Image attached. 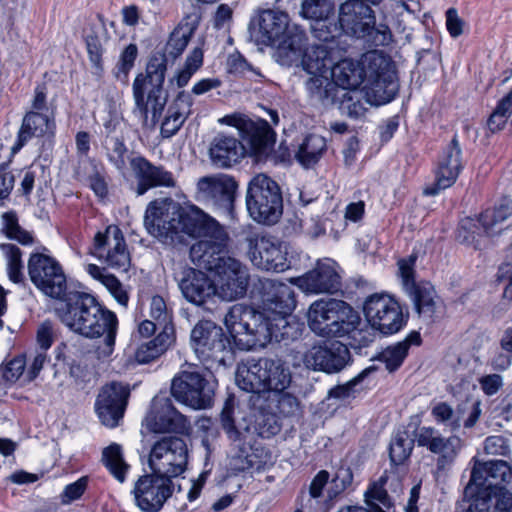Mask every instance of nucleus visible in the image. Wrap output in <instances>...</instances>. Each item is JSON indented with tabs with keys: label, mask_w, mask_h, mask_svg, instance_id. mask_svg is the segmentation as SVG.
<instances>
[{
	"label": "nucleus",
	"mask_w": 512,
	"mask_h": 512,
	"mask_svg": "<svg viewBox=\"0 0 512 512\" xmlns=\"http://www.w3.org/2000/svg\"><path fill=\"white\" fill-rule=\"evenodd\" d=\"M339 34L363 39L371 46H385L391 41V32L387 25H376L371 7L360 0H347L339 7Z\"/></svg>",
	"instance_id": "6e6552de"
},
{
	"label": "nucleus",
	"mask_w": 512,
	"mask_h": 512,
	"mask_svg": "<svg viewBox=\"0 0 512 512\" xmlns=\"http://www.w3.org/2000/svg\"><path fill=\"white\" fill-rule=\"evenodd\" d=\"M296 284L305 293H336L341 289L339 266L330 258L319 260L312 270L296 279Z\"/></svg>",
	"instance_id": "a878e982"
},
{
	"label": "nucleus",
	"mask_w": 512,
	"mask_h": 512,
	"mask_svg": "<svg viewBox=\"0 0 512 512\" xmlns=\"http://www.w3.org/2000/svg\"><path fill=\"white\" fill-rule=\"evenodd\" d=\"M250 30L258 43L275 48L276 61L285 66L299 59L301 46L307 40L305 30L279 8L259 10L251 19Z\"/></svg>",
	"instance_id": "20e7f679"
},
{
	"label": "nucleus",
	"mask_w": 512,
	"mask_h": 512,
	"mask_svg": "<svg viewBox=\"0 0 512 512\" xmlns=\"http://www.w3.org/2000/svg\"><path fill=\"white\" fill-rule=\"evenodd\" d=\"M187 464L188 448L181 437L165 436L152 445L148 458L151 471L173 480L186 471Z\"/></svg>",
	"instance_id": "4468645a"
},
{
	"label": "nucleus",
	"mask_w": 512,
	"mask_h": 512,
	"mask_svg": "<svg viewBox=\"0 0 512 512\" xmlns=\"http://www.w3.org/2000/svg\"><path fill=\"white\" fill-rule=\"evenodd\" d=\"M167 71V58L164 54L150 57L145 73H139L132 84L134 113L144 122L149 114L153 122H157L167 103V94L163 84Z\"/></svg>",
	"instance_id": "423d86ee"
},
{
	"label": "nucleus",
	"mask_w": 512,
	"mask_h": 512,
	"mask_svg": "<svg viewBox=\"0 0 512 512\" xmlns=\"http://www.w3.org/2000/svg\"><path fill=\"white\" fill-rule=\"evenodd\" d=\"M1 225L2 232H4L9 239L16 240L22 245L32 244V235L20 227L17 214L14 211H8L2 214Z\"/></svg>",
	"instance_id": "49530a36"
},
{
	"label": "nucleus",
	"mask_w": 512,
	"mask_h": 512,
	"mask_svg": "<svg viewBox=\"0 0 512 512\" xmlns=\"http://www.w3.org/2000/svg\"><path fill=\"white\" fill-rule=\"evenodd\" d=\"M90 165L91 172L88 176L89 185L97 196L105 197L107 195L108 189L105 177L103 175L102 165H97L93 162H91Z\"/></svg>",
	"instance_id": "13d9d810"
},
{
	"label": "nucleus",
	"mask_w": 512,
	"mask_h": 512,
	"mask_svg": "<svg viewBox=\"0 0 512 512\" xmlns=\"http://www.w3.org/2000/svg\"><path fill=\"white\" fill-rule=\"evenodd\" d=\"M235 381L243 391L271 395L284 392L292 382V374L282 360L260 358L239 365Z\"/></svg>",
	"instance_id": "0eeeda50"
},
{
	"label": "nucleus",
	"mask_w": 512,
	"mask_h": 512,
	"mask_svg": "<svg viewBox=\"0 0 512 512\" xmlns=\"http://www.w3.org/2000/svg\"><path fill=\"white\" fill-rule=\"evenodd\" d=\"M193 98L190 93L181 91L178 93L172 105L168 108L167 118L175 119L183 124L187 117L191 114Z\"/></svg>",
	"instance_id": "603ef678"
},
{
	"label": "nucleus",
	"mask_w": 512,
	"mask_h": 512,
	"mask_svg": "<svg viewBox=\"0 0 512 512\" xmlns=\"http://www.w3.org/2000/svg\"><path fill=\"white\" fill-rule=\"evenodd\" d=\"M117 168L125 178H128L125 169L131 170L137 180V195H143L154 187H174L175 180L171 172L161 166L153 165L152 162H116Z\"/></svg>",
	"instance_id": "7c9ffc66"
},
{
	"label": "nucleus",
	"mask_w": 512,
	"mask_h": 512,
	"mask_svg": "<svg viewBox=\"0 0 512 512\" xmlns=\"http://www.w3.org/2000/svg\"><path fill=\"white\" fill-rule=\"evenodd\" d=\"M363 311L367 322L382 335L395 334L406 325L401 306L388 294L370 295L364 302Z\"/></svg>",
	"instance_id": "2eb2a0df"
},
{
	"label": "nucleus",
	"mask_w": 512,
	"mask_h": 512,
	"mask_svg": "<svg viewBox=\"0 0 512 512\" xmlns=\"http://www.w3.org/2000/svg\"><path fill=\"white\" fill-rule=\"evenodd\" d=\"M469 482L465 486V494L471 495L474 485L503 486L512 490V465L504 460L481 462L473 458Z\"/></svg>",
	"instance_id": "c85d7f7f"
},
{
	"label": "nucleus",
	"mask_w": 512,
	"mask_h": 512,
	"mask_svg": "<svg viewBox=\"0 0 512 512\" xmlns=\"http://www.w3.org/2000/svg\"><path fill=\"white\" fill-rule=\"evenodd\" d=\"M238 190L236 180L226 174L201 177L196 186V199L215 206L232 216Z\"/></svg>",
	"instance_id": "6ab92c4d"
},
{
	"label": "nucleus",
	"mask_w": 512,
	"mask_h": 512,
	"mask_svg": "<svg viewBox=\"0 0 512 512\" xmlns=\"http://www.w3.org/2000/svg\"><path fill=\"white\" fill-rule=\"evenodd\" d=\"M173 492V480L153 471L141 476L133 489L135 502L144 512L160 511Z\"/></svg>",
	"instance_id": "412c9836"
},
{
	"label": "nucleus",
	"mask_w": 512,
	"mask_h": 512,
	"mask_svg": "<svg viewBox=\"0 0 512 512\" xmlns=\"http://www.w3.org/2000/svg\"><path fill=\"white\" fill-rule=\"evenodd\" d=\"M483 393L487 396L497 394L504 385L503 377L500 374L484 375L478 380Z\"/></svg>",
	"instance_id": "e2e57ef3"
},
{
	"label": "nucleus",
	"mask_w": 512,
	"mask_h": 512,
	"mask_svg": "<svg viewBox=\"0 0 512 512\" xmlns=\"http://www.w3.org/2000/svg\"><path fill=\"white\" fill-rule=\"evenodd\" d=\"M129 394V387L118 382H112L102 388L95 402V410L102 424L110 428L119 424Z\"/></svg>",
	"instance_id": "bb28decb"
},
{
	"label": "nucleus",
	"mask_w": 512,
	"mask_h": 512,
	"mask_svg": "<svg viewBox=\"0 0 512 512\" xmlns=\"http://www.w3.org/2000/svg\"><path fill=\"white\" fill-rule=\"evenodd\" d=\"M386 482L387 476L382 475L365 491V503L371 511L360 506H347L338 512H387L393 507V501L384 488Z\"/></svg>",
	"instance_id": "f704fd0d"
},
{
	"label": "nucleus",
	"mask_w": 512,
	"mask_h": 512,
	"mask_svg": "<svg viewBox=\"0 0 512 512\" xmlns=\"http://www.w3.org/2000/svg\"><path fill=\"white\" fill-rule=\"evenodd\" d=\"M54 330L50 321H44L37 330V343L44 351L49 349L53 343Z\"/></svg>",
	"instance_id": "774afa93"
},
{
	"label": "nucleus",
	"mask_w": 512,
	"mask_h": 512,
	"mask_svg": "<svg viewBox=\"0 0 512 512\" xmlns=\"http://www.w3.org/2000/svg\"><path fill=\"white\" fill-rule=\"evenodd\" d=\"M246 207L250 217L263 224H274L283 211L279 185L265 174L253 177L246 193Z\"/></svg>",
	"instance_id": "9b49d317"
},
{
	"label": "nucleus",
	"mask_w": 512,
	"mask_h": 512,
	"mask_svg": "<svg viewBox=\"0 0 512 512\" xmlns=\"http://www.w3.org/2000/svg\"><path fill=\"white\" fill-rule=\"evenodd\" d=\"M325 149V139L322 136L311 134L300 145L296 160H317Z\"/></svg>",
	"instance_id": "8fccbe9b"
},
{
	"label": "nucleus",
	"mask_w": 512,
	"mask_h": 512,
	"mask_svg": "<svg viewBox=\"0 0 512 512\" xmlns=\"http://www.w3.org/2000/svg\"><path fill=\"white\" fill-rule=\"evenodd\" d=\"M175 279L183 297L194 305L204 306L217 296L214 281L201 270L184 267Z\"/></svg>",
	"instance_id": "cd10ccee"
},
{
	"label": "nucleus",
	"mask_w": 512,
	"mask_h": 512,
	"mask_svg": "<svg viewBox=\"0 0 512 512\" xmlns=\"http://www.w3.org/2000/svg\"><path fill=\"white\" fill-rule=\"evenodd\" d=\"M91 254L113 269L127 271L130 266V254L117 226H108L104 232L95 235Z\"/></svg>",
	"instance_id": "4be33fe9"
},
{
	"label": "nucleus",
	"mask_w": 512,
	"mask_h": 512,
	"mask_svg": "<svg viewBox=\"0 0 512 512\" xmlns=\"http://www.w3.org/2000/svg\"><path fill=\"white\" fill-rule=\"evenodd\" d=\"M137 56L138 48L136 44L131 43L122 51L114 75L123 84H127L129 72L134 67Z\"/></svg>",
	"instance_id": "3c124183"
},
{
	"label": "nucleus",
	"mask_w": 512,
	"mask_h": 512,
	"mask_svg": "<svg viewBox=\"0 0 512 512\" xmlns=\"http://www.w3.org/2000/svg\"><path fill=\"white\" fill-rule=\"evenodd\" d=\"M28 274L31 282L45 295L56 299L66 295V276L54 258L41 253L31 254Z\"/></svg>",
	"instance_id": "dca6fc26"
},
{
	"label": "nucleus",
	"mask_w": 512,
	"mask_h": 512,
	"mask_svg": "<svg viewBox=\"0 0 512 512\" xmlns=\"http://www.w3.org/2000/svg\"><path fill=\"white\" fill-rule=\"evenodd\" d=\"M342 114L359 119L365 115L366 107L358 96V93H345L340 104Z\"/></svg>",
	"instance_id": "6e6d98bb"
},
{
	"label": "nucleus",
	"mask_w": 512,
	"mask_h": 512,
	"mask_svg": "<svg viewBox=\"0 0 512 512\" xmlns=\"http://www.w3.org/2000/svg\"><path fill=\"white\" fill-rule=\"evenodd\" d=\"M26 366L24 357L12 359L3 370V378L10 383L16 382L22 376Z\"/></svg>",
	"instance_id": "0e129e2a"
},
{
	"label": "nucleus",
	"mask_w": 512,
	"mask_h": 512,
	"mask_svg": "<svg viewBox=\"0 0 512 512\" xmlns=\"http://www.w3.org/2000/svg\"><path fill=\"white\" fill-rule=\"evenodd\" d=\"M329 72L333 84L350 90L358 88L365 77L362 58L360 61L343 59L334 65L332 64Z\"/></svg>",
	"instance_id": "72a5a7b5"
},
{
	"label": "nucleus",
	"mask_w": 512,
	"mask_h": 512,
	"mask_svg": "<svg viewBox=\"0 0 512 512\" xmlns=\"http://www.w3.org/2000/svg\"><path fill=\"white\" fill-rule=\"evenodd\" d=\"M142 426L152 433H184L189 429L190 423L173 406L171 399L161 397L153 400Z\"/></svg>",
	"instance_id": "b1692460"
},
{
	"label": "nucleus",
	"mask_w": 512,
	"mask_h": 512,
	"mask_svg": "<svg viewBox=\"0 0 512 512\" xmlns=\"http://www.w3.org/2000/svg\"><path fill=\"white\" fill-rule=\"evenodd\" d=\"M209 156L211 160H239L243 158V147L234 136L218 133L210 142Z\"/></svg>",
	"instance_id": "58836bf2"
},
{
	"label": "nucleus",
	"mask_w": 512,
	"mask_h": 512,
	"mask_svg": "<svg viewBox=\"0 0 512 512\" xmlns=\"http://www.w3.org/2000/svg\"><path fill=\"white\" fill-rule=\"evenodd\" d=\"M333 11V0H301L299 16L312 22L311 32L316 39L327 42L339 34L336 25H327Z\"/></svg>",
	"instance_id": "c756f323"
},
{
	"label": "nucleus",
	"mask_w": 512,
	"mask_h": 512,
	"mask_svg": "<svg viewBox=\"0 0 512 512\" xmlns=\"http://www.w3.org/2000/svg\"><path fill=\"white\" fill-rule=\"evenodd\" d=\"M441 436L437 429L423 426L416 430L414 438L418 446L425 447L431 452Z\"/></svg>",
	"instance_id": "4d7b16f0"
},
{
	"label": "nucleus",
	"mask_w": 512,
	"mask_h": 512,
	"mask_svg": "<svg viewBox=\"0 0 512 512\" xmlns=\"http://www.w3.org/2000/svg\"><path fill=\"white\" fill-rule=\"evenodd\" d=\"M190 341L195 355L208 369L225 365L231 356L228 337L213 321H199L191 331Z\"/></svg>",
	"instance_id": "f8f14e48"
},
{
	"label": "nucleus",
	"mask_w": 512,
	"mask_h": 512,
	"mask_svg": "<svg viewBox=\"0 0 512 512\" xmlns=\"http://www.w3.org/2000/svg\"><path fill=\"white\" fill-rule=\"evenodd\" d=\"M310 75L311 77L306 82V89L310 95L318 101L329 98L333 89L330 72Z\"/></svg>",
	"instance_id": "09e8293b"
},
{
	"label": "nucleus",
	"mask_w": 512,
	"mask_h": 512,
	"mask_svg": "<svg viewBox=\"0 0 512 512\" xmlns=\"http://www.w3.org/2000/svg\"><path fill=\"white\" fill-rule=\"evenodd\" d=\"M512 215V201L503 198L493 209L485 210L477 220L488 236L499 234L503 230V222Z\"/></svg>",
	"instance_id": "4c0bfd02"
},
{
	"label": "nucleus",
	"mask_w": 512,
	"mask_h": 512,
	"mask_svg": "<svg viewBox=\"0 0 512 512\" xmlns=\"http://www.w3.org/2000/svg\"><path fill=\"white\" fill-rule=\"evenodd\" d=\"M415 257L401 259L398 262L399 274L406 292L410 295L414 307L425 321L431 322L437 308L436 291L429 282L415 283L414 281Z\"/></svg>",
	"instance_id": "aec40b11"
},
{
	"label": "nucleus",
	"mask_w": 512,
	"mask_h": 512,
	"mask_svg": "<svg viewBox=\"0 0 512 512\" xmlns=\"http://www.w3.org/2000/svg\"><path fill=\"white\" fill-rule=\"evenodd\" d=\"M0 250L5 257L7 274L14 283H20L24 279L22 252L19 247L11 243L0 244Z\"/></svg>",
	"instance_id": "c03bdc74"
},
{
	"label": "nucleus",
	"mask_w": 512,
	"mask_h": 512,
	"mask_svg": "<svg viewBox=\"0 0 512 512\" xmlns=\"http://www.w3.org/2000/svg\"><path fill=\"white\" fill-rule=\"evenodd\" d=\"M484 450L490 455L507 456L510 453V446L505 437L501 435H494L485 439Z\"/></svg>",
	"instance_id": "052dcab7"
},
{
	"label": "nucleus",
	"mask_w": 512,
	"mask_h": 512,
	"mask_svg": "<svg viewBox=\"0 0 512 512\" xmlns=\"http://www.w3.org/2000/svg\"><path fill=\"white\" fill-rule=\"evenodd\" d=\"M263 309L235 304L224 317V324L241 350L264 348L272 340H294L300 335L299 323L292 317L296 307L293 288L283 282L265 279L262 282Z\"/></svg>",
	"instance_id": "f03ea898"
},
{
	"label": "nucleus",
	"mask_w": 512,
	"mask_h": 512,
	"mask_svg": "<svg viewBox=\"0 0 512 512\" xmlns=\"http://www.w3.org/2000/svg\"><path fill=\"white\" fill-rule=\"evenodd\" d=\"M432 415L438 423L444 424L452 432L461 427L460 410L453 411L447 403H439L432 409Z\"/></svg>",
	"instance_id": "864d4df0"
},
{
	"label": "nucleus",
	"mask_w": 512,
	"mask_h": 512,
	"mask_svg": "<svg viewBox=\"0 0 512 512\" xmlns=\"http://www.w3.org/2000/svg\"><path fill=\"white\" fill-rule=\"evenodd\" d=\"M88 484L87 477H81L77 481L68 484L62 493V502L70 503L79 499L85 492Z\"/></svg>",
	"instance_id": "680f3d73"
},
{
	"label": "nucleus",
	"mask_w": 512,
	"mask_h": 512,
	"mask_svg": "<svg viewBox=\"0 0 512 512\" xmlns=\"http://www.w3.org/2000/svg\"><path fill=\"white\" fill-rule=\"evenodd\" d=\"M248 254L259 269L283 272L289 268L286 247L274 237L255 234L248 238Z\"/></svg>",
	"instance_id": "5701e85b"
},
{
	"label": "nucleus",
	"mask_w": 512,
	"mask_h": 512,
	"mask_svg": "<svg viewBox=\"0 0 512 512\" xmlns=\"http://www.w3.org/2000/svg\"><path fill=\"white\" fill-rule=\"evenodd\" d=\"M218 123L238 130L243 158H266L274 148L276 133L264 119L252 120L243 113L234 112L219 118Z\"/></svg>",
	"instance_id": "9d476101"
},
{
	"label": "nucleus",
	"mask_w": 512,
	"mask_h": 512,
	"mask_svg": "<svg viewBox=\"0 0 512 512\" xmlns=\"http://www.w3.org/2000/svg\"><path fill=\"white\" fill-rule=\"evenodd\" d=\"M512 492L503 486L474 485L471 495L458 502L455 512H510Z\"/></svg>",
	"instance_id": "a211bd4d"
},
{
	"label": "nucleus",
	"mask_w": 512,
	"mask_h": 512,
	"mask_svg": "<svg viewBox=\"0 0 512 512\" xmlns=\"http://www.w3.org/2000/svg\"><path fill=\"white\" fill-rule=\"evenodd\" d=\"M56 312L61 322L74 333L86 338L105 336L104 353H112L118 319L115 313L100 305L94 296L79 291L69 292Z\"/></svg>",
	"instance_id": "7ed1b4c3"
},
{
	"label": "nucleus",
	"mask_w": 512,
	"mask_h": 512,
	"mask_svg": "<svg viewBox=\"0 0 512 512\" xmlns=\"http://www.w3.org/2000/svg\"><path fill=\"white\" fill-rule=\"evenodd\" d=\"M463 20L459 17L455 8H449L446 11V27L453 38H457L463 33Z\"/></svg>",
	"instance_id": "338daca9"
},
{
	"label": "nucleus",
	"mask_w": 512,
	"mask_h": 512,
	"mask_svg": "<svg viewBox=\"0 0 512 512\" xmlns=\"http://www.w3.org/2000/svg\"><path fill=\"white\" fill-rule=\"evenodd\" d=\"M365 73L363 92L366 102L371 105H383L397 95L399 84L393 62L382 52L373 50L362 55Z\"/></svg>",
	"instance_id": "1a4fd4ad"
},
{
	"label": "nucleus",
	"mask_w": 512,
	"mask_h": 512,
	"mask_svg": "<svg viewBox=\"0 0 512 512\" xmlns=\"http://www.w3.org/2000/svg\"><path fill=\"white\" fill-rule=\"evenodd\" d=\"M352 307L334 298L314 301L308 310L309 328L321 337H343Z\"/></svg>",
	"instance_id": "ddd939ff"
},
{
	"label": "nucleus",
	"mask_w": 512,
	"mask_h": 512,
	"mask_svg": "<svg viewBox=\"0 0 512 512\" xmlns=\"http://www.w3.org/2000/svg\"><path fill=\"white\" fill-rule=\"evenodd\" d=\"M144 225L149 234L165 245L184 244L188 238L204 237L190 248L192 261L212 272L217 296L234 301L246 295L249 270L227 255L228 234L212 217L195 205L182 208L174 202H151Z\"/></svg>",
	"instance_id": "f257e3e1"
},
{
	"label": "nucleus",
	"mask_w": 512,
	"mask_h": 512,
	"mask_svg": "<svg viewBox=\"0 0 512 512\" xmlns=\"http://www.w3.org/2000/svg\"><path fill=\"white\" fill-rule=\"evenodd\" d=\"M461 448V440L457 436L444 437L441 436L433 448L431 453L437 454V465L439 468H444L446 465L451 464L456 458Z\"/></svg>",
	"instance_id": "a18cd8bd"
},
{
	"label": "nucleus",
	"mask_w": 512,
	"mask_h": 512,
	"mask_svg": "<svg viewBox=\"0 0 512 512\" xmlns=\"http://www.w3.org/2000/svg\"><path fill=\"white\" fill-rule=\"evenodd\" d=\"M461 170L462 165L460 162H440L436 170L434 183L427 185L423 190V194L425 196L438 195L442 190L449 188L455 183Z\"/></svg>",
	"instance_id": "a19ab883"
},
{
	"label": "nucleus",
	"mask_w": 512,
	"mask_h": 512,
	"mask_svg": "<svg viewBox=\"0 0 512 512\" xmlns=\"http://www.w3.org/2000/svg\"><path fill=\"white\" fill-rule=\"evenodd\" d=\"M174 341V328L167 327L153 340L139 346L135 359L140 364H147L160 357Z\"/></svg>",
	"instance_id": "e433bc0d"
},
{
	"label": "nucleus",
	"mask_w": 512,
	"mask_h": 512,
	"mask_svg": "<svg viewBox=\"0 0 512 512\" xmlns=\"http://www.w3.org/2000/svg\"><path fill=\"white\" fill-rule=\"evenodd\" d=\"M303 364L314 371L328 374L341 371L350 360V351L345 344L334 341L313 345L303 354Z\"/></svg>",
	"instance_id": "393cba45"
},
{
	"label": "nucleus",
	"mask_w": 512,
	"mask_h": 512,
	"mask_svg": "<svg viewBox=\"0 0 512 512\" xmlns=\"http://www.w3.org/2000/svg\"><path fill=\"white\" fill-rule=\"evenodd\" d=\"M150 317L157 321L161 331L167 327H173L171 315L168 313L166 303L161 296H153L150 301Z\"/></svg>",
	"instance_id": "5fc2aeb1"
},
{
	"label": "nucleus",
	"mask_w": 512,
	"mask_h": 512,
	"mask_svg": "<svg viewBox=\"0 0 512 512\" xmlns=\"http://www.w3.org/2000/svg\"><path fill=\"white\" fill-rule=\"evenodd\" d=\"M171 394L178 402L199 410L211 406L214 389L199 372L184 370L174 376Z\"/></svg>",
	"instance_id": "f3484780"
},
{
	"label": "nucleus",
	"mask_w": 512,
	"mask_h": 512,
	"mask_svg": "<svg viewBox=\"0 0 512 512\" xmlns=\"http://www.w3.org/2000/svg\"><path fill=\"white\" fill-rule=\"evenodd\" d=\"M510 97L501 98L492 113L487 119V128L492 133H497L506 127L509 118L512 116V105L509 101Z\"/></svg>",
	"instance_id": "de8ad7c7"
},
{
	"label": "nucleus",
	"mask_w": 512,
	"mask_h": 512,
	"mask_svg": "<svg viewBox=\"0 0 512 512\" xmlns=\"http://www.w3.org/2000/svg\"><path fill=\"white\" fill-rule=\"evenodd\" d=\"M421 336L417 331H411L402 341L387 346L379 355L378 360L384 363L389 372L396 371L404 362L412 345L419 346Z\"/></svg>",
	"instance_id": "c9c22d12"
},
{
	"label": "nucleus",
	"mask_w": 512,
	"mask_h": 512,
	"mask_svg": "<svg viewBox=\"0 0 512 512\" xmlns=\"http://www.w3.org/2000/svg\"><path fill=\"white\" fill-rule=\"evenodd\" d=\"M232 414V406L226 403L220 415L221 424L231 441L230 467L235 472H244L254 467L250 454L254 435L270 438L280 431V425L278 417L273 413L260 411L255 415L253 427L246 424L235 425Z\"/></svg>",
	"instance_id": "39448f33"
},
{
	"label": "nucleus",
	"mask_w": 512,
	"mask_h": 512,
	"mask_svg": "<svg viewBox=\"0 0 512 512\" xmlns=\"http://www.w3.org/2000/svg\"><path fill=\"white\" fill-rule=\"evenodd\" d=\"M346 323H349V326L345 327V335L349 337L352 347L360 349L374 341L376 328L368 322L362 323L360 316L353 309Z\"/></svg>",
	"instance_id": "ea45409f"
},
{
	"label": "nucleus",
	"mask_w": 512,
	"mask_h": 512,
	"mask_svg": "<svg viewBox=\"0 0 512 512\" xmlns=\"http://www.w3.org/2000/svg\"><path fill=\"white\" fill-rule=\"evenodd\" d=\"M413 439L408 431L398 430L391 439L389 446V456L391 463L400 465L409 458L414 447Z\"/></svg>",
	"instance_id": "79ce46f5"
},
{
	"label": "nucleus",
	"mask_w": 512,
	"mask_h": 512,
	"mask_svg": "<svg viewBox=\"0 0 512 512\" xmlns=\"http://www.w3.org/2000/svg\"><path fill=\"white\" fill-rule=\"evenodd\" d=\"M334 39L321 44H314L307 47V40L301 46V53L298 60L291 63L292 65H301L308 74L327 73L333 64L331 43Z\"/></svg>",
	"instance_id": "2f4dec72"
},
{
	"label": "nucleus",
	"mask_w": 512,
	"mask_h": 512,
	"mask_svg": "<svg viewBox=\"0 0 512 512\" xmlns=\"http://www.w3.org/2000/svg\"><path fill=\"white\" fill-rule=\"evenodd\" d=\"M102 461L116 480L120 483L125 481L129 465L123 459L120 445L106 447L102 453Z\"/></svg>",
	"instance_id": "37998d69"
},
{
	"label": "nucleus",
	"mask_w": 512,
	"mask_h": 512,
	"mask_svg": "<svg viewBox=\"0 0 512 512\" xmlns=\"http://www.w3.org/2000/svg\"><path fill=\"white\" fill-rule=\"evenodd\" d=\"M272 395L276 397L277 409L283 416H292L298 411L299 402L297 398L286 390Z\"/></svg>",
	"instance_id": "bf43d9fd"
},
{
	"label": "nucleus",
	"mask_w": 512,
	"mask_h": 512,
	"mask_svg": "<svg viewBox=\"0 0 512 512\" xmlns=\"http://www.w3.org/2000/svg\"><path fill=\"white\" fill-rule=\"evenodd\" d=\"M54 127V122L47 115L39 112L27 113L23 119L17 142L11 148L12 155H15L31 137L52 134Z\"/></svg>",
	"instance_id": "473e14b6"
},
{
	"label": "nucleus",
	"mask_w": 512,
	"mask_h": 512,
	"mask_svg": "<svg viewBox=\"0 0 512 512\" xmlns=\"http://www.w3.org/2000/svg\"><path fill=\"white\" fill-rule=\"evenodd\" d=\"M498 282L503 285V296L512 300V264H503L497 273Z\"/></svg>",
	"instance_id": "69168bd1"
}]
</instances>
